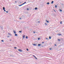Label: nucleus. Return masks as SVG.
<instances>
[{"instance_id":"f257e3e1","label":"nucleus","mask_w":64,"mask_h":64,"mask_svg":"<svg viewBox=\"0 0 64 64\" xmlns=\"http://www.w3.org/2000/svg\"><path fill=\"white\" fill-rule=\"evenodd\" d=\"M18 50L20 52H22V50H21V49H19Z\"/></svg>"},{"instance_id":"f03ea898","label":"nucleus","mask_w":64,"mask_h":64,"mask_svg":"<svg viewBox=\"0 0 64 64\" xmlns=\"http://www.w3.org/2000/svg\"><path fill=\"white\" fill-rule=\"evenodd\" d=\"M8 35H10V36H11V35H12V34H11L9 32H8Z\"/></svg>"},{"instance_id":"7ed1b4c3","label":"nucleus","mask_w":64,"mask_h":64,"mask_svg":"<svg viewBox=\"0 0 64 64\" xmlns=\"http://www.w3.org/2000/svg\"><path fill=\"white\" fill-rule=\"evenodd\" d=\"M58 35L59 36H60L61 35H62V34H58Z\"/></svg>"},{"instance_id":"20e7f679","label":"nucleus","mask_w":64,"mask_h":64,"mask_svg":"<svg viewBox=\"0 0 64 64\" xmlns=\"http://www.w3.org/2000/svg\"><path fill=\"white\" fill-rule=\"evenodd\" d=\"M14 33V34H16V32L15 31V30H14L13 32Z\"/></svg>"},{"instance_id":"39448f33","label":"nucleus","mask_w":64,"mask_h":64,"mask_svg":"<svg viewBox=\"0 0 64 64\" xmlns=\"http://www.w3.org/2000/svg\"><path fill=\"white\" fill-rule=\"evenodd\" d=\"M15 36H18V35L17 34H15Z\"/></svg>"},{"instance_id":"423d86ee","label":"nucleus","mask_w":64,"mask_h":64,"mask_svg":"<svg viewBox=\"0 0 64 64\" xmlns=\"http://www.w3.org/2000/svg\"><path fill=\"white\" fill-rule=\"evenodd\" d=\"M33 45H34V46H37V44H33Z\"/></svg>"},{"instance_id":"0eeeda50","label":"nucleus","mask_w":64,"mask_h":64,"mask_svg":"<svg viewBox=\"0 0 64 64\" xmlns=\"http://www.w3.org/2000/svg\"><path fill=\"white\" fill-rule=\"evenodd\" d=\"M54 3V1H52V2L51 3V4H53Z\"/></svg>"},{"instance_id":"6e6552de","label":"nucleus","mask_w":64,"mask_h":64,"mask_svg":"<svg viewBox=\"0 0 64 64\" xmlns=\"http://www.w3.org/2000/svg\"><path fill=\"white\" fill-rule=\"evenodd\" d=\"M26 3V2H24L22 4L24 5V4H25V3Z\"/></svg>"},{"instance_id":"1a4fd4ad","label":"nucleus","mask_w":64,"mask_h":64,"mask_svg":"<svg viewBox=\"0 0 64 64\" xmlns=\"http://www.w3.org/2000/svg\"><path fill=\"white\" fill-rule=\"evenodd\" d=\"M3 10H5V7H3Z\"/></svg>"},{"instance_id":"9d476101","label":"nucleus","mask_w":64,"mask_h":64,"mask_svg":"<svg viewBox=\"0 0 64 64\" xmlns=\"http://www.w3.org/2000/svg\"><path fill=\"white\" fill-rule=\"evenodd\" d=\"M41 44H38V46H41Z\"/></svg>"},{"instance_id":"9b49d317","label":"nucleus","mask_w":64,"mask_h":64,"mask_svg":"<svg viewBox=\"0 0 64 64\" xmlns=\"http://www.w3.org/2000/svg\"><path fill=\"white\" fill-rule=\"evenodd\" d=\"M23 4H21V5H19L18 6H22V5H23Z\"/></svg>"},{"instance_id":"f8f14e48","label":"nucleus","mask_w":64,"mask_h":64,"mask_svg":"<svg viewBox=\"0 0 64 64\" xmlns=\"http://www.w3.org/2000/svg\"><path fill=\"white\" fill-rule=\"evenodd\" d=\"M50 4V3L49 2H48L47 3V4L48 5H49V4Z\"/></svg>"},{"instance_id":"ddd939ff","label":"nucleus","mask_w":64,"mask_h":64,"mask_svg":"<svg viewBox=\"0 0 64 64\" xmlns=\"http://www.w3.org/2000/svg\"><path fill=\"white\" fill-rule=\"evenodd\" d=\"M37 9H38V8H35V10H37Z\"/></svg>"},{"instance_id":"4468645a","label":"nucleus","mask_w":64,"mask_h":64,"mask_svg":"<svg viewBox=\"0 0 64 64\" xmlns=\"http://www.w3.org/2000/svg\"><path fill=\"white\" fill-rule=\"evenodd\" d=\"M25 38V35H24L23 36V39H24Z\"/></svg>"},{"instance_id":"2eb2a0df","label":"nucleus","mask_w":64,"mask_h":64,"mask_svg":"<svg viewBox=\"0 0 64 64\" xmlns=\"http://www.w3.org/2000/svg\"><path fill=\"white\" fill-rule=\"evenodd\" d=\"M49 39H51V36H49Z\"/></svg>"},{"instance_id":"dca6fc26","label":"nucleus","mask_w":64,"mask_h":64,"mask_svg":"<svg viewBox=\"0 0 64 64\" xmlns=\"http://www.w3.org/2000/svg\"><path fill=\"white\" fill-rule=\"evenodd\" d=\"M46 22H47V23H49V21L47 20H46Z\"/></svg>"},{"instance_id":"f3484780","label":"nucleus","mask_w":64,"mask_h":64,"mask_svg":"<svg viewBox=\"0 0 64 64\" xmlns=\"http://www.w3.org/2000/svg\"><path fill=\"white\" fill-rule=\"evenodd\" d=\"M26 39H28V36H26Z\"/></svg>"},{"instance_id":"a211bd4d","label":"nucleus","mask_w":64,"mask_h":64,"mask_svg":"<svg viewBox=\"0 0 64 64\" xmlns=\"http://www.w3.org/2000/svg\"><path fill=\"white\" fill-rule=\"evenodd\" d=\"M60 12H62V10L61 9H60Z\"/></svg>"},{"instance_id":"6ab92c4d","label":"nucleus","mask_w":64,"mask_h":64,"mask_svg":"<svg viewBox=\"0 0 64 64\" xmlns=\"http://www.w3.org/2000/svg\"><path fill=\"white\" fill-rule=\"evenodd\" d=\"M57 5H56L55 6V8H57Z\"/></svg>"},{"instance_id":"aec40b11","label":"nucleus","mask_w":64,"mask_h":64,"mask_svg":"<svg viewBox=\"0 0 64 64\" xmlns=\"http://www.w3.org/2000/svg\"><path fill=\"white\" fill-rule=\"evenodd\" d=\"M19 32H20V33H21V32H22V31H19Z\"/></svg>"},{"instance_id":"412c9836","label":"nucleus","mask_w":64,"mask_h":64,"mask_svg":"<svg viewBox=\"0 0 64 64\" xmlns=\"http://www.w3.org/2000/svg\"><path fill=\"white\" fill-rule=\"evenodd\" d=\"M14 49H17V47H14Z\"/></svg>"},{"instance_id":"4be33fe9","label":"nucleus","mask_w":64,"mask_h":64,"mask_svg":"<svg viewBox=\"0 0 64 64\" xmlns=\"http://www.w3.org/2000/svg\"><path fill=\"white\" fill-rule=\"evenodd\" d=\"M1 41H2V42H4V40H1Z\"/></svg>"},{"instance_id":"5701e85b","label":"nucleus","mask_w":64,"mask_h":64,"mask_svg":"<svg viewBox=\"0 0 64 64\" xmlns=\"http://www.w3.org/2000/svg\"><path fill=\"white\" fill-rule=\"evenodd\" d=\"M34 57L36 59H37V58H36L35 56Z\"/></svg>"},{"instance_id":"b1692460","label":"nucleus","mask_w":64,"mask_h":64,"mask_svg":"<svg viewBox=\"0 0 64 64\" xmlns=\"http://www.w3.org/2000/svg\"><path fill=\"white\" fill-rule=\"evenodd\" d=\"M34 57L36 59H37V58H36L35 56Z\"/></svg>"},{"instance_id":"393cba45","label":"nucleus","mask_w":64,"mask_h":64,"mask_svg":"<svg viewBox=\"0 0 64 64\" xmlns=\"http://www.w3.org/2000/svg\"><path fill=\"white\" fill-rule=\"evenodd\" d=\"M60 24H62V21H61L60 22Z\"/></svg>"},{"instance_id":"a878e982","label":"nucleus","mask_w":64,"mask_h":64,"mask_svg":"<svg viewBox=\"0 0 64 64\" xmlns=\"http://www.w3.org/2000/svg\"><path fill=\"white\" fill-rule=\"evenodd\" d=\"M40 38H38V40H40Z\"/></svg>"},{"instance_id":"bb28decb","label":"nucleus","mask_w":64,"mask_h":64,"mask_svg":"<svg viewBox=\"0 0 64 64\" xmlns=\"http://www.w3.org/2000/svg\"><path fill=\"white\" fill-rule=\"evenodd\" d=\"M45 24L46 25H47V24H46V23H45Z\"/></svg>"},{"instance_id":"cd10ccee","label":"nucleus","mask_w":64,"mask_h":64,"mask_svg":"<svg viewBox=\"0 0 64 64\" xmlns=\"http://www.w3.org/2000/svg\"><path fill=\"white\" fill-rule=\"evenodd\" d=\"M4 12H6V10H4Z\"/></svg>"},{"instance_id":"c85d7f7f","label":"nucleus","mask_w":64,"mask_h":64,"mask_svg":"<svg viewBox=\"0 0 64 64\" xmlns=\"http://www.w3.org/2000/svg\"><path fill=\"white\" fill-rule=\"evenodd\" d=\"M27 10H29V9L28 8H27Z\"/></svg>"},{"instance_id":"c756f323","label":"nucleus","mask_w":64,"mask_h":64,"mask_svg":"<svg viewBox=\"0 0 64 64\" xmlns=\"http://www.w3.org/2000/svg\"><path fill=\"white\" fill-rule=\"evenodd\" d=\"M6 13H8V11H6Z\"/></svg>"},{"instance_id":"7c9ffc66","label":"nucleus","mask_w":64,"mask_h":64,"mask_svg":"<svg viewBox=\"0 0 64 64\" xmlns=\"http://www.w3.org/2000/svg\"><path fill=\"white\" fill-rule=\"evenodd\" d=\"M1 28L2 30H3V28L2 27H1Z\"/></svg>"},{"instance_id":"2f4dec72","label":"nucleus","mask_w":64,"mask_h":64,"mask_svg":"<svg viewBox=\"0 0 64 64\" xmlns=\"http://www.w3.org/2000/svg\"><path fill=\"white\" fill-rule=\"evenodd\" d=\"M26 50H27V51H28V48H27Z\"/></svg>"},{"instance_id":"473e14b6","label":"nucleus","mask_w":64,"mask_h":64,"mask_svg":"<svg viewBox=\"0 0 64 64\" xmlns=\"http://www.w3.org/2000/svg\"><path fill=\"white\" fill-rule=\"evenodd\" d=\"M58 41H60V39H58Z\"/></svg>"},{"instance_id":"72a5a7b5","label":"nucleus","mask_w":64,"mask_h":64,"mask_svg":"<svg viewBox=\"0 0 64 64\" xmlns=\"http://www.w3.org/2000/svg\"><path fill=\"white\" fill-rule=\"evenodd\" d=\"M54 12H56V11L55 10H54Z\"/></svg>"},{"instance_id":"f704fd0d","label":"nucleus","mask_w":64,"mask_h":64,"mask_svg":"<svg viewBox=\"0 0 64 64\" xmlns=\"http://www.w3.org/2000/svg\"><path fill=\"white\" fill-rule=\"evenodd\" d=\"M33 56H34V57H35V56H34V55H33Z\"/></svg>"},{"instance_id":"c9c22d12","label":"nucleus","mask_w":64,"mask_h":64,"mask_svg":"<svg viewBox=\"0 0 64 64\" xmlns=\"http://www.w3.org/2000/svg\"><path fill=\"white\" fill-rule=\"evenodd\" d=\"M54 45H55V46H57V45H56V44H55Z\"/></svg>"},{"instance_id":"e433bc0d","label":"nucleus","mask_w":64,"mask_h":64,"mask_svg":"<svg viewBox=\"0 0 64 64\" xmlns=\"http://www.w3.org/2000/svg\"><path fill=\"white\" fill-rule=\"evenodd\" d=\"M44 43V42H42V43Z\"/></svg>"},{"instance_id":"4c0bfd02","label":"nucleus","mask_w":64,"mask_h":64,"mask_svg":"<svg viewBox=\"0 0 64 64\" xmlns=\"http://www.w3.org/2000/svg\"><path fill=\"white\" fill-rule=\"evenodd\" d=\"M46 39L47 40V39H48V38H46Z\"/></svg>"},{"instance_id":"58836bf2","label":"nucleus","mask_w":64,"mask_h":64,"mask_svg":"<svg viewBox=\"0 0 64 64\" xmlns=\"http://www.w3.org/2000/svg\"><path fill=\"white\" fill-rule=\"evenodd\" d=\"M52 48H50V50H52Z\"/></svg>"},{"instance_id":"ea45409f","label":"nucleus","mask_w":64,"mask_h":64,"mask_svg":"<svg viewBox=\"0 0 64 64\" xmlns=\"http://www.w3.org/2000/svg\"><path fill=\"white\" fill-rule=\"evenodd\" d=\"M60 5H62V3H60Z\"/></svg>"},{"instance_id":"a19ab883","label":"nucleus","mask_w":64,"mask_h":64,"mask_svg":"<svg viewBox=\"0 0 64 64\" xmlns=\"http://www.w3.org/2000/svg\"><path fill=\"white\" fill-rule=\"evenodd\" d=\"M7 37H9V36H8Z\"/></svg>"},{"instance_id":"79ce46f5","label":"nucleus","mask_w":64,"mask_h":64,"mask_svg":"<svg viewBox=\"0 0 64 64\" xmlns=\"http://www.w3.org/2000/svg\"><path fill=\"white\" fill-rule=\"evenodd\" d=\"M38 23H40V21H38Z\"/></svg>"},{"instance_id":"37998d69","label":"nucleus","mask_w":64,"mask_h":64,"mask_svg":"<svg viewBox=\"0 0 64 64\" xmlns=\"http://www.w3.org/2000/svg\"><path fill=\"white\" fill-rule=\"evenodd\" d=\"M21 18H20V20H21Z\"/></svg>"},{"instance_id":"c03bdc74","label":"nucleus","mask_w":64,"mask_h":64,"mask_svg":"<svg viewBox=\"0 0 64 64\" xmlns=\"http://www.w3.org/2000/svg\"><path fill=\"white\" fill-rule=\"evenodd\" d=\"M34 33H35V32H34Z\"/></svg>"},{"instance_id":"a18cd8bd","label":"nucleus","mask_w":64,"mask_h":64,"mask_svg":"<svg viewBox=\"0 0 64 64\" xmlns=\"http://www.w3.org/2000/svg\"><path fill=\"white\" fill-rule=\"evenodd\" d=\"M15 3H16V2H17L15 1Z\"/></svg>"},{"instance_id":"49530a36","label":"nucleus","mask_w":64,"mask_h":64,"mask_svg":"<svg viewBox=\"0 0 64 64\" xmlns=\"http://www.w3.org/2000/svg\"><path fill=\"white\" fill-rule=\"evenodd\" d=\"M62 5H64V4H62Z\"/></svg>"},{"instance_id":"de8ad7c7","label":"nucleus","mask_w":64,"mask_h":64,"mask_svg":"<svg viewBox=\"0 0 64 64\" xmlns=\"http://www.w3.org/2000/svg\"><path fill=\"white\" fill-rule=\"evenodd\" d=\"M10 41H11V40H10Z\"/></svg>"},{"instance_id":"09e8293b","label":"nucleus","mask_w":64,"mask_h":64,"mask_svg":"<svg viewBox=\"0 0 64 64\" xmlns=\"http://www.w3.org/2000/svg\"><path fill=\"white\" fill-rule=\"evenodd\" d=\"M20 2V3H21V2Z\"/></svg>"}]
</instances>
